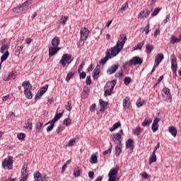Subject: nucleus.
I'll list each match as a JSON object with an SVG mask.
<instances>
[{
    "instance_id": "nucleus-1",
    "label": "nucleus",
    "mask_w": 181,
    "mask_h": 181,
    "mask_svg": "<svg viewBox=\"0 0 181 181\" xmlns=\"http://www.w3.org/2000/svg\"><path fill=\"white\" fill-rule=\"evenodd\" d=\"M126 42L127 35L124 34L120 35L116 45L107 50L106 53L109 52V57H110V59H112V57H115V56L119 54L121 50L124 49V45H125Z\"/></svg>"
},
{
    "instance_id": "nucleus-2",
    "label": "nucleus",
    "mask_w": 181,
    "mask_h": 181,
    "mask_svg": "<svg viewBox=\"0 0 181 181\" xmlns=\"http://www.w3.org/2000/svg\"><path fill=\"white\" fill-rule=\"evenodd\" d=\"M22 87L25 88L24 90V94L28 100H32L33 98V95L32 94V85L30 84V82L29 81H25L23 82Z\"/></svg>"
},
{
    "instance_id": "nucleus-3",
    "label": "nucleus",
    "mask_w": 181,
    "mask_h": 181,
    "mask_svg": "<svg viewBox=\"0 0 181 181\" xmlns=\"http://www.w3.org/2000/svg\"><path fill=\"white\" fill-rule=\"evenodd\" d=\"M144 59L139 57H134L129 61L126 62L123 64V68L126 69L127 66H136L138 64H142Z\"/></svg>"
},
{
    "instance_id": "nucleus-4",
    "label": "nucleus",
    "mask_w": 181,
    "mask_h": 181,
    "mask_svg": "<svg viewBox=\"0 0 181 181\" xmlns=\"http://www.w3.org/2000/svg\"><path fill=\"white\" fill-rule=\"evenodd\" d=\"M122 135H124V132L122 130H119L118 133H113L111 134L110 137L115 144L120 145L122 144Z\"/></svg>"
},
{
    "instance_id": "nucleus-5",
    "label": "nucleus",
    "mask_w": 181,
    "mask_h": 181,
    "mask_svg": "<svg viewBox=\"0 0 181 181\" xmlns=\"http://www.w3.org/2000/svg\"><path fill=\"white\" fill-rule=\"evenodd\" d=\"M71 57V54H64L59 61V64H61L63 67H66V65L69 66L71 64V62H73Z\"/></svg>"
},
{
    "instance_id": "nucleus-6",
    "label": "nucleus",
    "mask_w": 181,
    "mask_h": 181,
    "mask_svg": "<svg viewBox=\"0 0 181 181\" xmlns=\"http://www.w3.org/2000/svg\"><path fill=\"white\" fill-rule=\"evenodd\" d=\"M2 167L4 169H8V170H12L13 169V160L12 157L9 156L5 158L2 162Z\"/></svg>"
},
{
    "instance_id": "nucleus-7",
    "label": "nucleus",
    "mask_w": 181,
    "mask_h": 181,
    "mask_svg": "<svg viewBox=\"0 0 181 181\" xmlns=\"http://www.w3.org/2000/svg\"><path fill=\"white\" fill-rule=\"evenodd\" d=\"M115 84H117L116 80H113L110 82L107 83L105 88H107V87L109 89H106L105 90V93H104L105 97H107V95H111V93H112V90H114V87H115Z\"/></svg>"
},
{
    "instance_id": "nucleus-8",
    "label": "nucleus",
    "mask_w": 181,
    "mask_h": 181,
    "mask_svg": "<svg viewBox=\"0 0 181 181\" xmlns=\"http://www.w3.org/2000/svg\"><path fill=\"white\" fill-rule=\"evenodd\" d=\"M162 97L164 101L172 103V95H170V90L168 88H164L162 90Z\"/></svg>"
},
{
    "instance_id": "nucleus-9",
    "label": "nucleus",
    "mask_w": 181,
    "mask_h": 181,
    "mask_svg": "<svg viewBox=\"0 0 181 181\" xmlns=\"http://www.w3.org/2000/svg\"><path fill=\"white\" fill-rule=\"evenodd\" d=\"M119 170V168L118 167H116L115 168H112L109 173H108V180L107 181H116L117 180V174L118 173V171Z\"/></svg>"
},
{
    "instance_id": "nucleus-10",
    "label": "nucleus",
    "mask_w": 181,
    "mask_h": 181,
    "mask_svg": "<svg viewBox=\"0 0 181 181\" xmlns=\"http://www.w3.org/2000/svg\"><path fill=\"white\" fill-rule=\"evenodd\" d=\"M80 35L81 40L82 42H86V40H87V37H88V35H90V30H88L86 27L81 28L80 30Z\"/></svg>"
},
{
    "instance_id": "nucleus-11",
    "label": "nucleus",
    "mask_w": 181,
    "mask_h": 181,
    "mask_svg": "<svg viewBox=\"0 0 181 181\" xmlns=\"http://www.w3.org/2000/svg\"><path fill=\"white\" fill-rule=\"evenodd\" d=\"M170 60H171V69L173 73V74L176 75V71H177V62L176 58L175 57V54H172L170 56Z\"/></svg>"
},
{
    "instance_id": "nucleus-12",
    "label": "nucleus",
    "mask_w": 181,
    "mask_h": 181,
    "mask_svg": "<svg viewBox=\"0 0 181 181\" xmlns=\"http://www.w3.org/2000/svg\"><path fill=\"white\" fill-rule=\"evenodd\" d=\"M49 88V85H45V86H42L40 88L37 93L35 95V100L40 99V97L45 94L47 91V89Z\"/></svg>"
},
{
    "instance_id": "nucleus-13",
    "label": "nucleus",
    "mask_w": 181,
    "mask_h": 181,
    "mask_svg": "<svg viewBox=\"0 0 181 181\" xmlns=\"http://www.w3.org/2000/svg\"><path fill=\"white\" fill-rule=\"evenodd\" d=\"M20 181L28 180V169L26 168V165H24L21 170V175L20 177Z\"/></svg>"
},
{
    "instance_id": "nucleus-14",
    "label": "nucleus",
    "mask_w": 181,
    "mask_h": 181,
    "mask_svg": "<svg viewBox=\"0 0 181 181\" xmlns=\"http://www.w3.org/2000/svg\"><path fill=\"white\" fill-rule=\"evenodd\" d=\"M59 47H49V57H53L59 50H60Z\"/></svg>"
},
{
    "instance_id": "nucleus-15",
    "label": "nucleus",
    "mask_w": 181,
    "mask_h": 181,
    "mask_svg": "<svg viewBox=\"0 0 181 181\" xmlns=\"http://www.w3.org/2000/svg\"><path fill=\"white\" fill-rule=\"evenodd\" d=\"M163 59H164V56L162 53H159L155 57V67H158V66H159Z\"/></svg>"
},
{
    "instance_id": "nucleus-16",
    "label": "nucleus",
    "mask_w": 181,
    "mask_h": 181,
    "mask_svg": "<svg viewBox=\"0 0 181 181\" xmlns=\"http://www.w3.org/2000/svg\"><path fill=\"white\" fill-rule=\"evenodd\" d=\"M119 68V64L112 65L110 66V68H109L107 70V74H114V73H115V71H117Z\"/></svg>"
},
{
    "instance_id": "nucleus-17",
    "label": "nucleus",
    "mask_w": 181,
    "mask_h": 181,
    "mask_svg": "<svg viewBox=\"0 0 181 181\" xmlns=\"http://www.w3.org/2000/svg\"><path fill=\"white\" fill-rule=\"evenodd\" d=\"M149 13H151V11L149 10L141 11L138 15V19H144V18H147L149 16Z\"/></svg>"
},
{
    "instance_id": "nucleus-18",
    "label": "nucleus",
    "mask_w": 181,
    "mask_h": 181,
    "mask_svg": "<svg viewBox=\"0 0 181 181\" xmlns=\"http://www.w3.org/2000/svg\"><path fill=\"white\" fill-rule=\"evenodd\" d=\"M16 78V74L15 72H10L7 76H4L3 80L4 81H9V80H15Z\"/></svg>"
},
{
    "instance_id": "nucleus-19",
    "label": "nucleus",
    "mask_w": 181,
    "mask_h": 181,
    "mask_svg": "<svg viewBox=\"0 0 181 181\" xmlns=\"http://www.w3.org/2000/svg\"><path fill=\"white\" fill-rule=\"evenodd\" d=\"M32 2H33V0H27L20 5V6H21V9L23 11H25V9H28V8H29L30 5H32Z\"/></svg>"
},
{
    "instance_id": "nucleus-20",
    "label": "nucleus",
    "mask_w": 181,
    "mask_h": 181,
    "mask_svg": "<svg viewBox=\"0 0 181 181\" xmlns=\"http://www.w3.org/2000/svg\"><path fill=\"white\" fill-rule=\"evenodd\" d=\"M63 114H64V112H62L60 113H57V112L54 118L52 119H51L50 121L52 122H53L54 124H56V122H57V121H59V119H60V118H62V117H63Z\"/></svg>"
},
{
    "instance_id": "nucleus-21",
    "label": "nucleus",
    "mask_w": 181,
    "mask_h": 181,
    "mask_svg": "<svg viewBox=\"0 0 181 181\" xmlns=\"http://www.w3.org/2000/svg\"><path fill=\"white\" fill-rule=\"evenodd\" d=\"M126 148H127V149H130V151H133L134 150V140H132V139H129L126 141Z\"/></svg>"
},
{
    "instance_id": "nucleus-22",
    "label": "nucleus",
    "mask_w": 181,
    "mask_h": 181,
    "mask_svg": "<svg viewBox=\"0 0 181 181\" xmlns=\"http://www.w3.org/2000/svg\"><path fill=\"white\" fill-rule=\"evenodd\" d=\"M51 45L54 47H58L59 45H60V38L59 37H54L52 40Z\"/></svg>"
},
{
    "instance_id": "nucleus-23",
    "label": "nucleus",
    "mask_w": 181,
    "mask_h": 181,
    "mask_svg": "<svg viewBox=\"0 0 181 181\" xmlns=\"http://www.w3.org/2000/svg\"><path fill=\"white\" fill-rule=\"evenodd\" d=\"M100 65H97L95 69L93 70V77L94 80H97V78H98V76L100 75Z\"/></svg>"
},
{
    "instance_id": "nucleus-24",
    "label": "nucleus",
    "mask_w": 181,
    "mask_h": 181,
    "mask_svg": "<svg viewBox=\"0 0 181 181\" xmlns=\"http://www.w3.org/2000/svg\"><path fill=\"white\" fill-rule=\"evenodd\" d=\"M168 132L174 138H176V135H177V129H176V127L173 126L169 127Z\"/></svg>"
},
{
    "instance_id": "nucleus-25",
    "label": "nucleus",
    "mask_w": 181,
    "mask_h": 181,
    "mask_svg": "<svg viewBox=\"0 0 181 181\" xmlns=\"http://www.w3.org/2000/svg\"><path fill=\"white\" fill-rule=\"evenodd\" d=\"M74 177H80L81 176V168L76 167L74 169Z\"/></svg>"
},
{
    "instance_id": "nucleus-26",
    "label": "nucleus",
    "mask_w": 181,
    "mask_h": 181,
    "mask_svg": "<svg viewBox=\"0 0 181 181\" xmlns=\"http://www.w3.org/2000/svg\"><path fill=\"white\" fill-rule=\"evenodd\" d=\"M110 52H106V55L105 57L102 58L100 61L99 63L100 64H105V63H107V61L110 60Z\"/></svg>"
},
{
    "instance_id": "nucleus-27",
    "label": "nucleus",
    "mask_w": 181,
    "mask_h": 181,
    "mask_svg": "<svg viewBox=\"0 0 181 181\" xmlns=\"http://www.w3.org/2000/svg\"><path fill=\"white\" fill-rule=\"evenodd\" d=\"M129 104H131V100H129V98H125L123 100V107L124 110H128V108H129Z\"/></svg>"
},
{
    "instance_id": "nucleus-28",
    "label": "nucleus",
    "mask_w": 181,
    "mask_h": 181,
    "mask_svg": "<svg viewBox=\"0 0 181 181\" xmlns=\"http://www.w3.org/2000/svg\"><path fill=\"white\" fill-rule=\"evenodd\" d=\"M143 131L144 129H142L141 127H137L133 129L132 132L134 134L136 135V136H139Z\"/></svg>"
},
{
    "instance_id": "nucleus-29",
    "label": "nucleus",
    "mask_w": 181,
    "mask_h": 181,
    "mask_svg": "<svg viewBox=\"0 0 181 181\" xmlns=\"http://www.w3.org/2000/svg\"><path fill=\"white\" fill-rule=\"evenodd\" d=\"M121 152H122V144H117L115 147L116 156H119V155H121Z\"/></svg>"
},
{
    "instance_id": "nucleus-30",
    "label": "nucleus",
    "mask_w": 181,
    "mask_h": 181,
    "mask_svg": "<svg viewBox=\"0 0 181 181\" xmlns=\"http://www.w3.org/2000/svg\"><path fill=\"white\" fill-rule=\"evenodd\" d=\"M156 162V153L153 152L150 156L148 163L149 165H152V163H155Z\"/></svg>"
},
{
    "instance_id": "nucleus-31",
    "label": "nucleus",
    "mask_w": 181,
    "mask_h": 181,
    "mask_svg": "<svg viewBox=\"0 0 181 181\" xmlns=\"http://www.w3.org/2000/svg\"><path fill=\"white\" fill-rule=\"evenodd\" d=\"M67 19H69V17L62 16L61 18L57 21V23H62L64 25H66V22H67Z\"/></svg>"
},
{
    "instance_id": "nucleus-32",
    "label": "nucleus",
    "mask_w": 181,
    "mask_h": 181,
    "mask_svg": "<svg viewBox=\"0 0 181 181\" xmlns=\"http://www.w3.org/2000/svg\"><path fill=\"white\" fill-rule=\"evenodd\" d=\"M48 124H49V125L47 127V132H50L51 131L53 130V128H54V123H53V122H52L51 120H49L46 125H48Z\"/></svg>"
},
{
    "instance_id": "nucleus-33",
    "label": "nucleus",
    "mask_w": 181,
    "mask_h": 181,
    "mask_svg": "<svg viewBox=\"0 0 181 181\" xmlns=\"http://www.w3.org/2000/svg\"><path fill=\"white\" fill-rule=\"evenodd\" d=\"M9 57V51H6V52L4 53V54L1 57V64L6 60Z\"/></svg>"
},
{
    "instance_id": "nucleus-34",
    "label": "nucleus",
    "mask_w": 181,
    "mask_h": 181,
    "mask_svg": "<svg viewBox=\"0 0 181 181\" xmlns=\"http://www.w3.org/2000/svg\"><path fill=\"white\" fill-rule=\"evenodd\" d=\"M152 123V119H145L141 123V127H149Z\"/></svg>"
},
{
    "instance_id": "nucleus-35",
    "label": "nucleus",
    "mask_w": 181,
    "mask_h": 181,
    "mask_svg": "<svg viewBox=\"0 0 181 181\" xmlns=\"http://www.w3.org/2000/svg\"><path fill=\"white\" fill-rule=\"evenodd\" d=\"M33 127V125L32 122H30V120L28 119L25 124V126H24L23 128H25V129H28V131H32Z\"/></svg>"
},
{
    "instance_id": "nucleus-36",
    "label": "nucleus",
    "mask_w": 181,
    "mask_h": 181,
    "mask_svg": "<svg viewBox=\"0 0 181 181\" xmlns=\"http://www.w3.org/2000/svg\"><path fill=\"white\" fill-rule=\"evenodd\" d=\"M145 45V41L139 42L135 47H134L133 50H141L142 47Z\"/></svg>"
},
{
    "instance_id": "nucleus-37",
    "label": "nucleus",
    "mask_w": 181,
    "mask_h": 181,
    "mask_svg": "<svg viewBox=\"0 0 181 181\" xmlns=\"http://www.w3.org/2000/svg\"><path fill=\"white\" fill-rule=\"evenodd\" d=\"M89 162H90V163H93V164L97 163V162H98V158H97V155L93 154L90 158Z\"/></svg>"
},
{
    "instance_id": "nucleus-38",
    "label": "nucleus",
    "mask_w": 181,
    "mask_h": 181,
    "mask_svg": "<svg viewBox=\"0 0 181 181\" xmlns=\"http://www.w3.org/2000/svg\"><path fill=\"white\" fill-rule=\"evenodd\" d=\"M76 142H78V137L77 136L69 141L67 146H74V144H76Z\"/></svg>"
},
{
    "instance_id": "nucleus-39",
    "label": "nucleus",
    "mask_w": 181,
    "mask_h": 181,
    "mask_svg": "<svg viewBox=\"0 0 181 181\" xmlns=\"http://www.w3.org/2000/svg\"><path fill=\"white\" fill-rule=\"evenodd\" d=\"M121 127V122H117L113 124V126L110 128V132H114L115 129H117V128H119Z\"/></svg>"
},
{
    "instance_id": "nucleus-40",
    "label": "nucleus",
    "mask_w": 181,
    "mask_h": 181,
    "mask_svg": "<svg viewBox=\"0 0 181 181\" xmlns=\"http://www.w3.org/2000/svg\"><path fill=\"white\" fill-rule=\"evenodd\" d=\"M180 39L176 37V36H175V35H172L170 39V42L173 45H175V43H177V42H180Z\"/></svg>"
},
{
    "instance_id": "nucleus-41",
    "label": "nucleus",
    "mask_w": 181,
    "mask_h": 181,
    "mask_svg": "<svg viewBox=\"0 0 181 181\" xmlns=\"http://www.w3.org/2000/svg\"><path fill=\"white\" fill-rule=\"evenodd\" d=\"M99 103L101 107L100 111H104V110H105V107L107 105L108 103H107V102L103 100L102 99L100 100Z\"/></svg>"
},
{
    "instance_id": "nucleus-42",
    "label": "nucleus",
    "mask_w": 181,
    "mask_h": 181,
    "mask_svg": "<svg viewBox=\"0 0 181 181\" xmlns=\"http://www.w3.org/2000/svg\"><path fill=\"white\" fill-rule=\"evenodd\" d=\"M146 50L148 54H151V53H152V50H153V46L151 44L146 45Z\"/></svg>"
},
{
    "instance_id": "nucleus-43",
    "label": "nucleus",
    "mask_w": 181,
    "mask_h": 181,
    "mask_svg": "<svg viewBox=\"0 0 181 181\" xmlns=\"http://www.w3.org/2000/svg\"><path fill=\"white\" fill-rule=\"evenodd\" d=\"M8 49H9V47H8L6 44H4L0 48V52L1 53L4 54L8 52Z\"/></svg>"
},
{
    "instance_id": "nucleus-44",
    "label": "nucleus",
    "mask_w": 181,
    "mask_h": 181,
    "mask_svg": "<svg viewBox=\"0 0 181 181\" xmlns=\"http://www.w3.org/2000/svg\"><path fill=\"white\" fill-rule=\"evenodd\" d=\"M42 127H43V123L40 122H37L36 123V132H40V129H42Z\"/></svg>"
},
{
    "instance_id": "nucleus-45",
    "label": "nucleus",
    "mask_w": 181,
    "mask_h": 181,
    "mask_svg": "<svg viewBox=\"0 0 181 181\" xmlns=\"http://www.w3.org/2000/svg\"><path fill=\"white\" fill-rule=\"evenodd\" d=\"M88 93H89L88 87L84 86L83 92V95L84 98H87L88 97Z\"/></svg>"
},
{
    "instance_id": "nucleus-46",
    "label": "nucleus",
    "mask_w": 181,
    "mask_h": 181,
    "mask_svg": "<svg viewBox=\"0 0 181 181\" xmlns=\"http://www.w3.org/2000/svg\"><path fill=\"white\" fill-rule=\"evenodd\" d=\"M22 50H23V45L18 46L16 50V56H19Z\"/></svg>"
},
{
    "instance_id": "nucleus-47",
    "label": "nucleus",
    "mask_w": 181,
    "mask_h": 181,
    "mask_svg": "<svg viewBox=\"0 0 181 181\" xmlns=\"http://www.w3.org/2000/svg\"><path fill=\"white\" fill-rule=\"evenodd\" d=\"M23 10L21 6L13 8V12H14V13H21V12H23Z\"/></svg>"
},
{
    "instance_id": "nucleus-48",
    "label": "nucleus",
    "mask_w": 181,
    "mask_h": 181,
    "mask_svg": "<svg viewBox=\"0 0 181 181\" xmlns=\"http://www.w3.org/2000/svg\"><path fill=\"white\" fill-rule=\"evenodd\" d=\"M63 124L66 125V127H69V125L71 124V119L70 118H66L64 120Z\"/></svg>"
},
{
    "instance_id": "nucleus-49",
    "label": "nucleus",
    "mask_w": 181,
    "mask_h": 181,
    "mask_svg": "<svg viewBox=\"0 0 181 181\" xmlns=\"http://www.w3.org/2000/svg\"><path fill=\"white\" fill-rule=\"evenodd\" d=\"M26 135L24 133H18L17 134V138L19 139V141H23L25 139Z\"/></svg>"
},
{
    "instance_id": "nucleus-50",
    "label": "nucleus",
    "mask_w": 181,
    "mask_h": 181,
    "mask_svg": "<svg viewBox=\"0 0 181 181\" xmlns=\"http://www.w3.org/2000/svg\"><path fill=\"white\" fill-rule=\"evenodd\" d=\"M74 76V72H69L67 74L66 81H70L71 78Z\"/></svg>"
},
{
    "instance_id": "nucleus-51",
    "label": "nucleus",
    "mask_w": 181,
    "mask_h": 181,
    "mask_svg": "<svg viewBox=\"0 0 181 181\" xmlns=\"http://www.w3.org/2000/svg\"><path fill=\"white\" fill-rule=\"evenodd\" d=\"M110 147L107 150L103 151V155L104 156H105V155H108V153H111V151L112 149V144L110 143Z\"/></svg>"
},
{
    "instance_id": "nucleus-52",
    "label": "nucleus",
    "mask_w": 181,
    "mask_h": 181,
    "mask_svg": "<svg viewBox=\"0 0 181 181\" xmlns=\"http://www.w3.org/2000/svg\"><path fill=\"white\" fill-rule=\"evenodd\" d=\"M125 86H129V83L132 81L131 77L127 76L124 79Z\"/></svg>"
},
{
    "instance_id": "nucleus-53",
    "label": "nucleus",
    "mask_w": 181,
    "mask_h": 181,
    "mask_svg": "<svg viewBox=\"0 0 181 181\" xmlns=\"http://www.w3.org/2000/svg\"><path fill=\"white\" fill-rule=\"evenodd\" d=\"M160 12V8H156L152 12L151 15L152 16H156Z\"/></svg>"
},
{
    "instance_id": "nucleus-54",
    "label": "nucleus",
    "mask_w": 181,
    "mask_h": 181,
    "mask_svg": "<svg viewBox=\"0 0 181 181\" xmlns=\"http://www.w3.org/2000/svg\"><path fill=\"white\" fill-rule=\"evenodd\" d=\"M64 131V127L63 126H59L56 130L57 134H60Z\"/></svg>"
},
{
    "instance_id": "nucleus-55",
    "label": "nucleus",
    "mask_w": 181,
    "mask_h": 181,
    "mask_svg": "<svg viewBox=\"0 0 181 181\" xmlns=\"http://www.w3.org/2000/svg\"><path fill=\"white\" fill-rule=\"evenodd\" d=\"M122 76H124V73L122 72V71H119V72L116 73V74H115V77H117V78H121V77H122Z\"/></svg>"
},
{
    "instance_id": "nucleus-56",
    "label": "nucleus",
    "mask_w": 181,
    "mask_h": 181,
    "mask_svg": "<svg viewBox=\"0 0 181 181\" xmlns=\"http://www.w3.org/2000/svg\"><path fill=\"white\" fill-rule=\"evenodd\" d=\"M158 124H152L151 129H152L153 132H156L158 131Z\"/></svg>"
},
{
    "instance_id": "nucleus-57",
    "label": "nucleus",
    "mask_w": 181,
    "mask_h": 181,
    "mask_svg": "<svg viewBox=\"0 0 181 181\" xmlns=\"http://www.w3.org/2000/svg\"><path fill=\"white\" fill-rule=\"evenodd\" d=\"M65 107L67 111H71V102H68Z\"/></svg>"
},
{
    "instance_id": "nucleus-58",
    "label": "nucleus",
    "mask_w": 181,
    "mask_h": 181,
    "mask_svg": "<svg viewBox=\"0 0 181 181\" xmlns=\"http://www.w3.org/2000/svg\"><path fill=\"white\" fill-rule=\"evenodd\" d=\"M86 83L87 86H90V84H91V76H88L86 77Z\"/></svg>"
},
{
    "instance_id": "nucleus-59",
    "label": "nucleus",
    "mask_w": 181,
    "mask_h": 181,
    "mask_svg": "<svg viewBox=\"0 0 181 181\" xmlns=\"http://www.w3.org/2000/svg\"><path fill=\"white\" fill-rule=\"evenodd\" d=\"M144 104H145V101H144V100H139V101H137V103H136V106H137L138 107H142V105H144Z\"/></svg>"
},
{
    "instance_id": "nucleus-60",
    "label": "nucleus",
    "mask_w": 181,
    "mask_h": 181,
    "mask_svg": "<svg viewBox=\"0 0 181 181\" xmlns=\"http://www.w3.org/2000/svg\"><path fill=\"white\" fill-rule=\"evenodd\" d=\"M121 9L122 11H127L128 9V2L124 3Z\"/></svg>"
},
{
    "instance_id": "nucleus-61",
    "label": "nucleus",
    "mask_w": 181,
    "mask_h": 181,
    "mask_svg": "<svg viewBox=\"0 0 181 181\" xmlns=\"http://www.w3.org/2000/svg\"><path fill=\"white\" fill-rule=\"evenodd\" d=\"M96 108V105L95 103H93L90 107V110L91 112H95Z\"/></svg>"
},
{
    "instance_id": "nucleus-62",
    "label": "nucleus",
    "mask_w": 181,
    "mask_h": 181,
    "mask_svg": "<svg viewBox=\"0 0 181 181\" xmlns=\"http://www.w3.org/2000/svg\"><path fill=\"white\" fill-rule=\"evenodd\" d=\"M49 177L45 174L43 176L41 177V181H48Z\"/></svg>"
},
{
    "instance_id": "nucleus-63",
    "label": "nucleus",
    "mask_w": 181,
    "mask_h": 181,
    "mask_svg": "<svg viewBox=\"0 0 181 181\" xmlns=\"http://www.w3.org/2000/svg\"><path fill=\"white\" fill-rule=\"evenodd\" d=\"M145 34L148 35L149 33V24H147V25L144 29Z\"/></svg>"
},
{
    "instance_id": "nucleus-64",
    "label": "nucleus",
    "mask_w": 181,
    "mask_h": 181,
    "mask_svg": "<svg viewBox=\"0 0 181 181\" xmlns=\"http://www.w3.org/2000/svg\"><path fill=\"white\" fill-rule=\"evenodd\" d=\"M86 76H87L86 72H84V71L80 72V74H79L80 78H84L86 77Z\"/></svg>"
}]
</instances>
